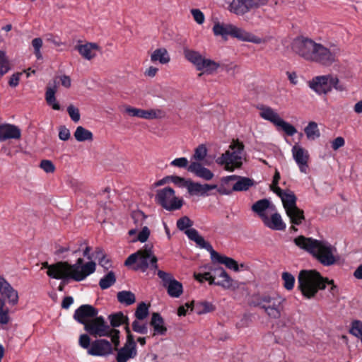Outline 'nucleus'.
Wrapping results in <instances>:
<instances>
[{
	"label": "nucleus",
	"mask_w": 362,
	"mask_h": 362,
	"mask_svg": "<svg viewBox=\"0 0 362 362\" xmlns=\"http://www.w3.org/2000/svg\"><path fill=\"white\" fill-rule=\"evenodd\" d=\"M291 49L300 59L324 67L337 62L341 53V49L337 45H327L304 35L297 36L292 40Z\"/></svg>",
	"instance_id": "nucleus-1"
},
{
	"label": "nucleus",
	"mask_w": 362,
	"mask_h": 362,
	"mask_svg": "<svg viewBox=\"0 0 362 362\" xmlns=\"http://www.w3.org/2000/svg\"><path fill=\"white\" fill-rule=\"evenodd\" d=\"M95 269L96 264L94 262L89 261L84 264L83 259L80 257L74 264L65 261L52 264L49 272H47V275L52 279H71L79 282L95 272Z\"/></svg>",
	"instance_id": "nucleus-2"
},
{
	"label": "nucleus",
	"mask_w": 362,
	"mask_h": 362,
	"mask_svg": "<svg viewBox=\"0 0 362 362\" xmlns=\"http://www.w3.org/2000/svg\"><path fill=\"white\" fill-rule=\"evenodd\" d=\"M294 243L312 255L323 266L334 265L337 262L338 258L334 255L335 247L326 241L300 235L294 239Z\"/></svg>",
	"instance_id": "nucleus-3"
},
{
	"label": "nucleus",
	"mask_w": 362,
	"mask_h": 362,
	"mask_svg": "<svg viewBox=\"0 0 362 362\" xmlns=\"http://www.w3.org/2000/svg\"><path fill=\"white\" fill-rule=\"evenodd\" d=\"M327 277L315 269H303L298 276V288L306 299L314 298L319 291L325 289Z\"/></svg>",
	"instance_id": "nucleus-4"
},
{
	"label": "nucleus",
	"mask_w": 362,
	"mask_h": 362,
	"mask_svg": "<svg viewBox=\"0 0 362 362\" xmlns=\"http://www.w3.org/2000/svg\"><path fill=\"white\" fill-rule=\"evenodd\" d=\"M158 259L153 252V246L146 244L136 252L129 255L124 262L125 266L135 264L134 269L146 272L148 268L151 269H158Z\"/></svg>",
	"instance_id": "nucleus-5"
},
{
	"label": "nucleus",
	"mask_w": 362,
	"mask_h": 362,
	"mask_svg": "<svg viewBox=\"0 0 362 362\" xmlns=\"http://www.w3.org/2000/svg\"><path fill=\"white\" fill-rule=\"evenodd\" d=\"M212 30L214 35L221 36L225 40H227L228 36H230L242 41L255 44H260L264 42L262 38L230 23L216 22Z\"/></svg>",
	"instance_id": "nucleus-6"
},
{
	"label": "nucleus",
	"mask_w": 362,
	"mask_h": 362,
	"mask_svg": "<svg viewBox=\"0 0 362 362\" xmlns=\"http://www.w3.org/2000/svg\"><path fill=\"white\" fill-rule=\"evenodd\" d=\"M244 151V144L238 139L233 140L229 146V149L219 157L216 162L221 165H224V169L228 171H233L242 166V158Z\"/></svg>",
	"instance_id": "nucleus-7"
},
{
	"label": "nucleus",
	"mask_w": 362,
	"mask_h": 362,
	"mask_svg": "<svg viewBox=\"0 0 362 362\" xmlns=\"http://www.w3.org/2000/svg\"><path fill=\"white\" fill-rule=\"evenodd\" d=\"M184 56L187 61L196 67L197 71H202L198 74L199 76H202L203 74H213L220 67L219 63L205 58L195 50L185 49H184Z\"/></svg>",
	"instance_id": "nucleus-8"
},
{
	"label": "nucleus",
	"mask_w": 362,
	"mask_h": 362,
	"mask_svg": "<svg viewBox=\"0 0 362 362\" xmlns=\"http://www.w3.org/2000/svg\"><path fill=\"white\" fill-rule=\"evenodd\" d=\"M254 180L246 177L230 175L221 179L218 192L220 194H230L233 191H247L254 185Z\"/></svg>",
	"instance_id": "nucleus-9"
},
{
	"label": "nucleus",
	"mask_w": 362,
	"mask_h": 362,
	"mask_svg": "<svg viewBox=\"0 0 362 362\" xmlns=\"http://www.w3.org/2000/svg\"><path fill=\"white\" fill-rule=\"evenodd\" d=\"M309 86L319 95L327 94L333 88L339 91L345 90L344 86L339 84V78L331 74L317 76L313 78L309 82Z\"/></svg>",
	"instance_id": "nucleus-10"
},
{
	"label": "nucleus",
	"mask_w": 362,
	"mask_h": 362,
	"mask_svg": "<svg viewBox=\"0 0 362 362\" xmlns=\"http://www.w3.org/2000/svg\"><path fill=\"white\" fill-rule=\"evenodd\" d=\"M260 110L259 116L281 129L288 136H293L297 130L292 124L284 121L278 112L269 106L261 105L258 107Z\"/></svg>",
	"instance_id": "nucleus-11"
},
{
	"label": "nucleus",
	"mask_w": 362,
	"mask_h": 362,
	"mask_svg": "<svg viewBox=\"0 0 362 362\" xmlns=\"http://www.w3.org/2000/svg\"><path fill=\"white\" fill-rule=\"evenodd\" d=\"M155 199L158 204L170 211L179 210L184 204L183 199L176 197L175 190L169 187L158 190Z\"/></svg>",
	"instance_id": "nucleus-12"
},
{
	"label": "nucleus",
	"mask_w": 362,
	"mask_h": 362,
	"mask_svg": "<svg viewBox=\"0 0 362 362\" xmlns=\"http://www.w3.org/2000/svg\"><path fill=\"white\" fill-rule=\"evenodd\" d=\"M268 0H233L228 6V10L239 16L267 4Z\"/></svg>",
	"instance_id": "nucleus-13"
},
{
	"label": "nucleus",
	"mask_w": 362,
	"mask_h": 362,
	"mask_svg": "<svg viewBox=\"0 0 362 362\" xmlns=\"http://www.w3.org/2000/svg\"><path fill=\"white\" fill-rule=\"evenodd\" d=\"M284 300V299L280 297L264 296L260 299L259 305L270 317L278 319L281 317V311L283 308L282 303Z\"/></svg>",
	"instance_id": "nucleus-14"
},
{
	"label": "nucleus",
	"mask_w": 362,
	"mask_h": 362,
	"mask_svg": "<svg viewBox=\"0 0 362 362\" xmlns=\"http://www.w3.org/2000/svg\"><path fill=\"white\" fill-rule=\"evenodd\" d=\"M110 327L105 321L103 317L96 316L86 323L84 329L94 337L107 336Z\"/></svg>",
	"instance_id": "nucleus-15"
},
{
	"label": "nucleus",
	"mask_w": 362,
	"mask_h": 362,
	"mask_svg": "<svg viewBox=\"0 0 362 362\" xmlns=\"http://www.w3.org/2000/svg\"><path fill=\"white\" fill-rule=\"evenodd\" d=\"M125 112L131 117L146 119H161L165 115V112L160 109L143 110L130 105L125 107Z\"/></svg>",
	"instance_id": "nucleus-16"
},
{
	"label": "nucleus",
	"mask_w": 362,
	"mask_h": 362,
	"mask_svg": "<svg viewBox=\"0 0 362 362\" xmlns=\"http://www.w3.org/2000/svg\"><path fill=\"white\" fill-rule=\"evenodd\" d=\"M98 314V310L97 308L93 305L85 304L81 305L75 310L74 318L78 322L85 326L86 323L96 317Z\"/></svg>",
	"instance_id": "nucleus-17"
},
{
	"label": "nucleus",
	"mask_w": 362,
	"mask_h": 362,
	"mask_svg": "<svg viewBox=\"0 0 362 362\" xmlns=\"http://www.w3.org/2000/svg\"><path fill=\"white\" fill-rule=\"evenodd\" d=\"M113 350L112 344L106 339H96L93 341L88 353L92 356H107L112 354Z\"/></svg>",
	"instance_id": "nucleus-18"
},
{
	"label": "nucleus",
	"mask_w": 362,
	"mask_h": 362,
	"mask_svg": "<svg viewBox=\"0 0 362 362\" xmlns=\"http://www.w3.org/2000/svg\"><path fill=\"white\" fill-rule=\"evenodd\" d=\"M21 131L20 128L14 124H4L0 125V141L7 139H20Z\"/></svg>",
	"instance_id": "nucleus-19"
},
{
	"label": "nucleus",
	"mask_w": 362,
	"mask_h": 362,
	"mask_svg": "<svg viewBox=\"0 0 362 362\" xmlns=\"http://www.w3.org/2000/svg\"><path fill=\"white\" fill-rule=\"evenodd\" d=\"M187 170L204 180H211L214 177V173L209 169L204 167L199 162H191Z\"/></svg>",
	"instance_id": "nucleus-20"
},
{
	"label": "nucleus",
	"mask_w": 362,
	"mask_h": 362,
	"mask_svg": "<svg viewBox=\"0 0 362 362\" xmlns=\"http://www.w3.org/2000/svg\"><path fill=\"white\" fill-rule=\"evenodd\" d=\"M293 158L301 172L306 173L309 156L308 152L300 146H294L292 149Z\"/></svg>",
	"instance_id": "nucleus-21"
},
{
	"label": "nucleus",
	"mask_w": 362,
	"mask_h": 362,
	"mask_svg": "<svg viewBox=\"0 0 362 362\" xmlns=\"http://www.w3.org/2000/svg\"><path fill=\"white\" fill-rule=\"evenodd\" d=\"M185 233L189 240L194 241L196 244L201 248L206 249L207 251L210 252L211 257H212L213 251H215L213 249L212 245L209 242H206L204 240V238L199 234L198 231L196 229H187L185 230Z\"/></svg>",
	"instance_id": "nucleus-22"
},
{
	"label": "nucleus",
	"mask_w": 362,
	"mask_h": 362,
	"mask_svg": "<svg viewBox=\"0 0 362 362\" xmlns=\"http://www.w3.org/2000/svg\"><path fill=\"white\" fill-rule=\"evenodd\" d=\"M218 186L216 185H209L204 184L201 185L198 182H192L189 180L188 185L187 186V189L188 192L190 194H200L201 196H206L208 195L207 192L209 190L217 189Z\"/></svg>",
	"instance_id": "nucleus-23"
},
{
	"label": "nucleus",
	"mask_w": 362,
	"mask_h": 362,
	"mask_svg": "<svg viewBox=\"0 0 362 362\" xmlns=\"http://www.w3.org/2000/svg\"><path fill=\"white\" fill-rule=\"evenodd\" d=\"M262 221L267 227L274 230H284L286 228L281 215L276 212L272 214L270 218L268 216L264 217Z\"/></svg>",
	"instance_id": "nucleus-24"
},
{
	"label": "nucleus",
	"mask_w": 362,
	"mask_h": 362,
	"mask_svg": "<svg viewBox=\"0 0 362 362\" xmlns=\"http://www.w3.org/2000/svg\"><path fill=\"white\" fill-rule=\"evenodd\" d=\"M150 325L153 328V336L165 335L167 332V327L161 315L158 313L152 314Z\"/></svg>",
	"instance_id": "nucleus-25"
},
{
	"label": "nucleus",
	"mask_w": 362,
	"mask_h": 362,
	"mask_svg": "<svg viewBox=\"0 0 362 362\" xmlns=\"http://www.w3.org/2000/svg\"><path fill=\"white\" fill-rule=\"evenodd\" d=\"M57 90V85L56 81H54L53 85L48 84L46 88L45 100L48 105L51 106L53 110H59L60 105L57 101L55 94Z\"/></svg>",
	"instance_id": "nucleus-26"
},
{
	"label": "nucleus",
	"mask_w": 362,
	"mask_h": 362,
	"mask_svg": "<svg viewBox=\"0 0 362 362\" xmlns=\"http://www.w3.org/2000/svg\"><path fill=\"white\" fill-rule=\"evenodd\" d=\"M213 262L224 264L227 268L233 269L235 272L239 270L238 262L233 259L220 255L216 251H213L211 257Z\"/></svg>",
	"instance_id": "nucleus-27"
},
{
	"label": "nucleus",
	"mask_w": 362,
	"mask_h": 362,
	"mask_svg": "<svg viewBox=\"0 0 362 362\" xmlns=\"http://www.w3.org/2000/svg\"><path fill=\"white\" fill-rule=\"evenodd\" d=\"M76 49L83 58L90 60L95 57L93 50L99 49V46L96 43L87 42L84 45H77Z\"/></svg>",
	"instance_id": "nucleus-28"
},
{
	"label": "nucleus",
	"mask_w": 362,
	"mask_h": 362,
	"mask_svg": "<svg viewBox=\"0 0 362 362\" xmlns=\"http://www.w3.org/2000/svg\"><path fill=\"white\" fill-rule=\"evenodd\" d=\"M269 209L274 210L275 206L271 204L270 202L267 199L258 200L252 206V210L257 214L262 221L263 220L264 217L267 216L265 214V211Z\"/></svg>",
	"instance_id": "nucleus-29"
},
{
	"label": "nucleus",
	"mask_w": 362,
	"mask_h": 362,
	"mask_svg": "<svg viewBox=\"0 0 362 362\" xmlns=\"http://www.w3.org/2000/svg\"><path fill=\"white\" fill-rule=\"evenodd\" d=\"M136 355V350L134 347L124 346L118 350L116 357L117 362H127L129 359L134 358Z\"/></svg>",
	"instance_id": "nucleus-30"
},
{
	"label": "nucleus",
	"mask_w": 362,
	"mask_h": 362,
	"mask_svg": "<svg viewBox=\"0 0 362 362\" xmlns=\"http://www.w3.org/2000/svg\"><path fill=\"white\" fill-rule=\"evenodd\" d=\"M170 60V55L165 48L156 49L151 55V61L152 62H159L162 64H168Z\"/></svg>",
	"instance_id": "nucleus-31"
},
{
	"label": "nucleus",
	"mask_w": 362,
	"mask_h": 362,
	"mask_svg": "<svg viewBox=\"0 0 362 362\" xmlns=\"http://www.w3.org/2000/svg\"><path fill=\"white\" fill-rule=\"evenodd\" d=\"M214 272H220V278L222 279L221 281H215V285L220 286L225 289H229L233 286V279L222 267L215 268Z\"/></svg>",
	"instance_id": "nucleus-32"
},
{
	"label": "nucleus",
	"mask_w": 362,
	"mask_h": 362,
	"mask_svg": "<svg viewBox=\"0 0 362 362\" xmlns=\"http://www.w3.org/2000/svg\"><path fill=\"white\" fill-rule=\"evenodd\" d=\"M4 298L8 300L9 304L16 305L18 302V293L10 284L0 293Z\"/></svg>",
	"instance_id": "nucleus-33"
},
{
	"label": "nucleus",
	"mask_w": 362,
	"mask_h": 362,
	"mask_svg": "<svg viewBox=\"0 0 362 362\" xmlns=\"http://www.w3.org/2000/svg\"><path fill=\"white\" fill-rule=\"evenodd\" d=\"M168 295L173 298L180 297L183 292L182 284L178 281L173 279L169 282V284L165 287Z\"/></svg>",
	"instance_id": "nucleus-34"
},
{
	"label": "nucleus",
	"mask_w": 362,
	"mask_h": 362,
	"mask_svg": "<svg viewBox=\"0 0 362 362\" xmlns=\"http://www.w3.org/2000/svg\"><path fill=\"white\" fill-rule=\"evenodd\" d=\"M288 216L290 218L291 223L295 225H300L305 219L304 212L297 206L289 209L286 211Z\"/></svg>",
	"instance_id": "nucleus-35"
},
{
	"label": "nucleus",
	"mask_w": 362,
	"mask_h": 362,
	"mask_svg": "<svg viewBox=\"0 0 362 362\" xmlns=\"http://www.w3.org/2000/svg\"><path fill=\"white\" fill-rule=\"evenodd\" d=\"M74 135L76 140L79 142L92 141L93 139L92 132L81 126L77 127Z\"/></svg>",
	"instance_id": "nucleus-36"
},
{
	"label": "nucleus",
	"mask_w": 362,
	"mask_h": 362,
	"mask_svg": "<svg viewBox=\"0 0 362 362\" xmlns=\"http://www.w3.org/2000/svg\"><path fill=\"white\" fill-rule=\"evenodd\" d=\"M109 319L112 327H119L122 324L126 325V326H129V319L127 316H124L122 312H118L109 315Z\"/></svg>",
	"instance_id": "nucleus-37"
},
{
	"label": "nucleus",
	"mask_w": 362,
	"mask_h": 362,
	"mask_svg": "<svg viewBox=\"0 0 362 362\" xmlns=\"http://www.w3.org/2000/svg\"><path fill=\"white\" fill-rule=\"evenodd\" d=\"M286 211L296 207V197L293 192H286L281 197Z\"/></svg>",
	"instance_id": "nucleus-38"
},
{
	"label": "nucleus",
	"mask_w": 362,
	"mask_h": 362,
	"mask_svg": "<svg viewBox=\"0 0 362 362\" xmlns=\"http://www.w3.org/2000/svg\"><path fill=\"white\" fill-rule=\"evenodd\" d=\"M305 134L308 139L315 140L319 138L320 132L315 122H310L304 129Z\"/></svg>",
	"instance_id": "nucleus-39"
},
{
	"label": "nucleus",
	"mask_w": 362,
	"mask_h": 362,
	"mask_svg": "<svg viewBox=\"0 0 362 362\" xmlns=\"http://www.w3.org/2000/svg\"><path fill=\"white\" fill-rule=\"evenodd\" d=\"M117 298L120 303L130 305L135 303V295L131 291H122L117 293Z\"/></svg>",
	"instance_id": "nucleus-40"
},
{
	"label": "nucleus",
	"mask_w": 362,
	"mask_h": 362,
	"mask_svg": "<svg viewBox=\"0 0 362 362\" xmlns=\"http://www.w3.org/2000/svg\"><path fill=\"white\" fill-rule=\"evenodd\" d=\"M194 309L197 314L202 315L215 310V306L210 302L202 301L196 304Z\"/></svg>",
	"instance_id": "nucleus-41"
},
{
	"label": "nucleus",
	"mask_w": 362,
	"mask_h": 362,
	"mask_svg": "<svg viewBox=\"0 0 362 362\" xmlns=\"http://www.w3.org/2000/svg\"><path fill=\"white\" fill-rule=\"evenodd\" d=\"M116 281L115 273L112 271L109 272L99 282V286L102 289H107L113 285Z\"/></svg>",
	"instance_id": "nucleus-42"
},
{
	"label": "nucleus",
	"mask_w": 362,
	"mask_h": 362,
	"mask_svg": "<svg viewBox=\"0 0 362 362\" xmlns=\"http://www.w3.org/2000/svg\"><path fill=\"white\" fill-rule=\"evenodd\" d=\"M10 321L9 310L6 307L5 300L0 298V324L6 325Z\"/></svg>",
	"instance_id": "nucleus-43"
},
{
	"label": "nucleus",
	"mask_w": 362,
	"mask_h": 362,
	"mask_svg": "<svg viewBox=\"0 0 362 362\" xmlns=\"http://www.w3.org/2000/svg\"><path fill=\"white\" fill-rule=\"evenodd\" d=\"M349 333L353 336L362 339V322L358 320H355L351 322Z\"/></svg>",
	"instance_id": "nucleus-44"
},
{
	"label": "nucleus",
	"mask_w": 362,
	"mask_h": 362,
	"mask_svg": "<svg viewBox=\"0 0 362 362\" xmlns=\"http://www.w3.org/2000/svg\"><path fill=\"white\" fill-rule=\"evenodd\" d=\"M284 281V287L288 290L291 291L294 287L295 278L291 273L285 272L281 275Z\"/></svg>",
	"instance_id": "nucleus-45"
},
{
	"label": "nucleus",
	"mask_w": 362,
	"mask_h": 362,
	"mask_svg": "<svg viewBox=\"0 0 362 362\" xmlns=\"http://www.w3.org/2000/svg\"><path fill=\"white\" fill-rule=\"evenodd\" d=\"M148 315V306L144 303H140L135 312V317L137 320H144Z\"/></svg>",
	"instance_id": "nucleus-46"
},
{
	"label": "nucleus",
	"mask_w": 362,
	"mask_h": 362,
	"mask_svg": "<svg viewBox=\"0 0 362 362\" xmlns=\"http://www.w3.org/2000/svg\"><path fill=\"white\" fill-rule=\"evenodd\" d=\"M207 154V150L204 145L201 144L198 146L194 150V153L192 156L193 159L198 161L203 160Z\"/></svg>",
	"instance_id": "nucleus-47"
},
{
	"label": "nucleus",
	"mask_w": 362,
	"mask_h": 362,
	"mask_svg": "<svg viewBox=\"0 0 362 362\" xmlns=\"http://www.w3.org/2000/svg\"><path fill=\"white\" fill-rule=\"evenodd\" d=\"M145 214L141 211H134L132 214V218L134 221V224L136 227H141L142 226L145 218H146Z\"/></svg>",
	"instance_id": "nucleus-48"
},
{
	"label": "nucleus",
	"mask_w": 362,
	"mask_h": 362,
	"mask_svg": "<svg viewBox=\"0 0 362 362\" xmlns=\"http://www.w3.org/2000/svg\"><path fill=\"white\" fill-rule=\"evenodd\" d=\"M194 278L197 281L202 283L204 281H208L210 285L215 284V276L211 274L209 272H205L204 274H194Z\"/></svg>",
	"instance_id": "nucleus-49"
},
{
	"label": "nucleus",
	"mask_w": 362,
	"mask_h": 362,
	"mask_svg": "<svg viewBox=\"0 0 362 362\" xmlns=\"http://www.w3.org/2000/svg\"><path fill=\"white\" fill-rule=\"evenodd\" d=\"M9 70V63L5 54L0 51V77L3 76Z\"/></svg>",
	"instance_id": "nucleus-50"
},
{
	"label": "nucleus",
	"mask_w": 362,
	"mask_h": 362,
	"mask_svg": "<svg viewBox=\"0 0 362 362\" xmlns=\"http://www.w3.org/2000/svg\"><path fill=\"white\" fill-rule=\"evenodd\" d=\"M193 225V222L188 216H183L177 221V227L180 230L189 229Z\"/></svg>",
	"instance_id": "nucleus-51"
},
{
	"label": "nucleus",
	"mask_w": 362,
	"mask_h": 362,
	"mask_svg": "<svg viewBox=\"0 0 362 362\" xmlns=\"http://www.w3.org/2000/svg\"><path fill=\"white\" fill-rule=\"evenodd\" d=\"M119 331L118 329L111 328L110 329V333L107 337H111L112 343L115 346V349L117 350V347L119 344Z\"/></svg>",
	"instance_id": "nucleus-52"
},
{
	"label": "nucleus",
	"mask_w": 362,
	"mask_h": 362,
	"mask_svg": "<svg viewBox=\"0 0 362 362\" xmlns=\"http://www.w3.org/2000/svg\"><path fill=\"white\" fill-rule=\"evenodd\" d=\"M67 112L69 117L74 122H78L80 120V112L78 108L74 107L73 105H70L67 107Z\"/></svg>",
	"instance_id": "nucleus-53"
},
{
	"label": "nucleus",
	"mask_w": 362,
	"mask_h": 362,
	"mask_svg": "<svg viewBox=\"0 0 362 362\" xmlns=\"http://www.w3.org/2000/svg\"><path fill=\"white\" fill-rule=\"evenodd\" d=\"M132 329L139 334H146L148 332V327L146 324H141L137 320H134L132 323Z\"/></svg>",
	"instance_id": "nucleus-54"
},
{
	"label": "nucleus",
	"mask_w": 362,
	"mask_h": 362,
	"mask_svg": "<svg viewBox=\"0 0 362 362\" xmlns=\"http://www.w3.org/2000/svg\"><path fill=\"white\" fill-rule=\"evenodd\" d=\"M40 167L46 173H52L55 170V166L49 160H42L40 162Z\"/></svg>",
	"instance_id": "nucleus-55"
},
{
	"label": "nucleus",
	"mask_w": 362,
	"mask_h": 362,
	"mask_svg": "<svg viewBox=\"0 0 362 362\" xmlns=\"http://www.w3.org/2000/svg\"><path fill=\"white\" fill-rule=\"evenodd\" d=\"M168 179L170 180V181L172 182H173L174 184H175L180 187H186V188H187V186L189 181V180H186L183 177L176 176V175L168 177Z\"/></svg>",
	"instance_id": "nucleus-56"
},
{
	"label": "nucleus",
	"mask_w": 362,
	"mask_h": 362,
	"mask_svg": "<svg viewBox=\"0 0 362 362\" xmlns=\"http://www.w3.org/2000/svg\"><path fill=\"white\" fill-rule=\"evenodd\" d=\"M170 165L172 166H175V167H177V168H187L189 165L188 160L185 157L175 158V160L171 161Z\"/></svg>",
	"instance_id": "nucleus-57"
},
{
	"label": "nucleus",
	"mask_w": 362,
	"mask_h": 362,
	"mask_svg": "<svg viewBox=\"0 0 362 362\" xmlns=\"http://www.w3.org/2000/svg\"><path fill=\"white\" fill-rule=\"evenodd\" d=\"M157 274L158 277L161 279L162 281H163L164 287H166L168 284H169V282L173 281L174 279H173L172 275L170 274L161 270H158Z\"/></svg>",
	"instance_id": "nucleus-58"
},
{
	"label": "nucleus",
	"mask_w": 362,
	"mask_h": 362,
	"mask_svg": "<svg viewBox=\"0 0 362 362\" xmlns=\"http://www.w3.org/2000/svg\"><path fill=\"white\" fill-rule=\"evenodd\" d=\"M191 13L194 21L198 24H202L204 22V15L199 9H192Z\"/></svg>",
	"instance_id": "nucleus-59"
},
{
	"label": "nucleus",
	"mask_w": 362,
	"mask_h": 362,
	"mask_svg": "<svg viewBox=\"0 0 362 362\" xmlns=\"http://www.w3.org/2000/svg\"><path fill=\"white\" fill-rule=\"evenodd\" d=\"M149 235H150L149 229L148 228V227L144 226L142 228L141 231H140L136 239H135L134 240V241L135 240H139L141 243H144V242H146L148 240V238L149 237Z\"/></svg>",
	"instance_id": "nucleus-60"
},
{
	"label": "nucleus",
	"mask_w": 362,
	"mask_h": 362,
	"mask_svg": "<svg viewBox=\"0 0 362 362\" xmlns=\"http://www.w3.org/2000/svg\"><path fill=\"white\" fill-rule=\"evenodd\" d=\"M59 138L62 141H67L70 138V132L65 126L59 128Z\"/></svg>",
	"instance_id": "nucleus-61"
},
{
	"label": "nucleus",
	"mask_w": 362,
	"mask_h": 362,
	"mask_svg": "<svg viewBox=\"0 0 362 362\" xmlns=\"http://www.w3.org/2000/svg\"><path fill=\"white\" fill-rule=\"evenodd\" d=\"M327 285H329V292L333 296H337L339 294V291L337 286L335 285L334 281L333 279H329L327 278V281L325 283V288L327 287Z\"/></svg>",
	"instance_id": "nucleus-62"
},
{
	"label": "nucleus",
	"mask_w": 362,
	"mask_h": 362,
	"mask_svg": "<svg viewBox=\"0 0 362 362\" xmlns=\"http://www.w3.org/2000/svg\"><path fill=\"white\" fill-rule=\"evenodd\" d=\"M344 144L345 141L344 138L341 136H339L334 139L333 141L332 142V148L333 150L336 151L339 148L344 146Z\"/></svg>",
	"instance_id": "nucleus-63"
},
{
	"label": "nucleus",
	"mask_w": 362,
	"mask_h": 362,
	"mask_svg": "<svg viewBox=\"0 0 362 362\" xmlns=\"http://www.w3.org/2000/svg\"><path fill=\"white\" fill-rule=\"evenodd\" d=\"M90 337L84 334H81L79 338V344L81 347L87 349L90 346Z\"/></svg>",
	"instance_id": "nucleus-64"
}]
</instances>
